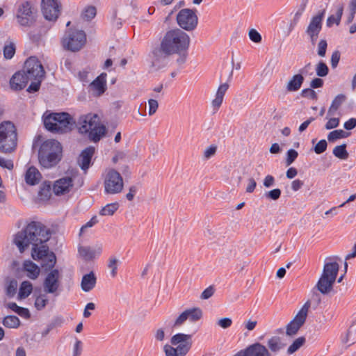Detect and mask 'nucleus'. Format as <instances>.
Wrapping results in <instances>:
<instances>
[{
  "mask_svg": "<svg viewBox=\"0 0 356 356\" xmlns=\"http://www.w3.org/2000/svg\"><path fill=\"white\" fill-rule=\"evenodd\" d=\"M50 238L49 230L39 222H31L18 232L14 236L13 243L21 253L32 245L31 256L34 260H40L42 268L50 269L55 266L56 257L44 244Z\"/></svg>",
  "mask_w": 356,
  "mask_h": 356,
  "instance_id": "f257e3e1",
  "label": "nucleus"
},
{
  "mask_svg": "<svg viewBox=\"0 0 356 356\" xmlns=\"http://www.w3.org/2000/svg\"><path fill=\"white\" fill-rule=\"evenodd\" d=\"M191 44L190 36L179 28L167 31L161 40L160 46L153 51L155 61L160 62L172 55H177L176 63L181 65L186 61Z\"/></svg>",
  "mask_w": 356,
  "mask_h": 356,
  "instance_id": "f03ea898",
  "label": "nucleus"
},
{
  "mask_svg": "<svg viewBox=\"0 0 356 356\" xmlns=\"http://www.w3.org/2000/svg\"><path fill=\"white\" fill-rule=\"evenodd\" d=\"M76 127L81 134H87L88 138L92 142H97L106 134V127L101 124L97 114L88 113L81 115L75 121Z\"/></svg>",
  "mask_w": 356,
  "mask_h": 356,
  "instance_id": "7ed1b4c3",
  "label": "nucleus"
},
{
  "mask_svg": "<svg viewBox=\"0 0 356 356\" xmlns=\"http://www.w3.org/2000/svg\"><path fill=\"white\" fill-rule=\"evenodd\" d=\"M62 158V147L56 140H47L42 143L38 152L40 165L51 168L56 165Z\"/></svg>",
  "mask_w": 356,
  "mask_h": 356,
  "instance_id": "20e7f679",
  "label": "nucleus"
},
{
  "mask_svg": "<svg viewBox=\"0 0 356 356\" xmlns=\"http://www.w3.org/2000/svg\"><path fill=\"white\" fill-rule=\"evenodd\" d=\"M22 71L28 82L31 81L27 91L29 92L38 91L45 75L41 63L35 57H30L26 60Z\"/></svg>",
  "mask_w": 356,
  "mask_h": 356,
  "instance_id": "39448f33",
  "label": "nucleus"
},
{
  "mask_svg": "<svg viewBox=\"0 0 356 356\" xmlns=\"http://www.w3.org/2000/svg\"><path fill=\"white\" fill-rule=\"evenodd\" d=\"M44 124L52 132L65 133L74 128L75 120L67 113H50L44 115Z\"/></svg>",
  "mask_w": 356,
  "mask_h": 356,
  "instance_id": "423d86ee",
  "label": "nucleus"
},
{
  "mask_svg": "<svg viewBox=\"0 0 356 356\" xmlns=\"http://www.w3.org/2000/svg\"><path fill=\"white\" fill-rule=\"evenodd\" d=\"M17 135L14 124L5 121L0 124V152L10 153L17 146Z\"/></svg>",
  "mask_w": 356,
  "mask_h": 356,
  "instance_id": "0eeeda50",
  "label": "nucleus"
},
{
  "mask_svg": "<svg viewBox=\"0 0 356 356\" xmlns=\"http://www.w3.org/2000/svg\"><path fill=\"white\" fill-rule=\"evenodd\" d=\"M103 181L104 193L107 195L120 193L124 188L123 178L115 169H108L104 175Z\"/></svg>",
  "mask_w": 356,
  "mask_h": 356,
  "instance_id": "6e6552de",
  "label": "nucleus"
},
{
  "mask_svg": "<svg viewBox=\"0 0 356 356\" xmlns=\"http://www.w3.org/2000/svg\"><path fill=\"white\" fill-rule=\"evenodd\" d=\"M86 42V35L83 31L70 29L65 32L62 43L65 49L75 52L79 51Z\"/></svg>",
  "mask_w": 356,
  "mask_h": 356,
  "instance_id": "1a4fd4ad",
  "label": "nucleus"
},
{
  "mask_svg": "<svg viewBox=\"0 0 356 356\" xmlns=\"http://www.w3.org/2000/svg\"><path fill=\"white\" fill-rule=\"evenodd\" d=\"M54 268V266L50 269L43 268L49 272L47 273L43 281L42 286L44 293L57 296L59 294L61 274L58 269Z\"/></svg>",
  "mask_w": 356,
  "mask_h": 356,
  "instance_id": "9d476101",
  "label": "nucleus"
},
{
  "mask_svg": "<svg viewBox=\"0 0 356 356\" xmlns=\"http://www.w3.org/2000/svg\"><path fill=\"white\" fill-rule=\"evenodd\" d=\"M310 305H311L309 301L306 302L294 318L286 325V336H295L298 332L299 330L303 326L306 322Z\"/></svg>",
  "mask_w": 356,
  "mask_h": 356,
  "instance_id": "9b49d317",
  "label": "nucleus"
},
{
  "mask_svg": "<svg viewBox=\"0 0 356 356\" xmlns=\"http://www.w3.org/2000/svg\"><path fill=\"white\" fill-rule=\"evenodd\" d=\"M177 22L182 31H193L198 24V17L195 11L188 9H181L177 15Z\"/></svg>",
  "mask_w": 356,
  "mask_h": 356,
  "instance_id": "f8f14e48",
  "label": "nucleus"
},
{
  "mask_svg": "<svg viewBox=\"0 0 356 356\" xmlns=\"http://www.w3.org/2000/svg\"><path fill=\"white\" fill-rule=\"evenodd\" d=\"M324 15L325 10H323L313 16L305 30V33L312 46L316 45L319 34L322 30Z\"/></svg>",
  "mask_w": 356,
  "mask_h": 356,
  "instance_id": "ddd939ff",
  "label": "nucleus"
},
{
  "mask_svg": "<svg viewBox=\"0 0 356 356\" xmlns=\"http://www.w3.org/2000/svg\"><path fill=\"white\" fill-rule=\"evenodd\" d=\"M203 316L202 310L200 307H191L184 310L174 320L172 328L181 327L188 320L191 323L200 321Z\"/></svg>",
  "mask_w": 356,
  "mask_h": 356,
  "instance_id": "4468645a",
  "label": "nucleus"
},
{
  "mask_svg": "<svg viewBox=\"0 0 356 356\" xmlns=\"http://www.w3.org/2000/svg\"><path fill=\"white\" fill-rule=\"evenodd\" d=\"M41 9L47 20L55 22L60 14L61 3L58 0H42Z\"/></svg>",
  "mask_w": 356,
  "mask_h": 356,
  "instance_id": "2eb2a0df",
  "label": "nucleus"
},
{
  "mask_svg": "<svg viewBox=\"0 0 356 356\" xmlns=\"http://www.w3.org/2000/svg\"><path fill=\"white\" fill-rule=\"evenodd\" d=\"M34 8L29 1L23 2L19 6L17 13L18 22L22 26H29L33 21Z\"/></svg>",
  "mask_w": 356,
  "mask_h": 356,
  "instance_id": "dca6fc26",
  "label": "nucleus"
},
{
  "mask_svg": "<svg viewBox=\"0 0 356 356\" xmlns=\"http://www.w3.org/2000/svg\"><path fill=\"white\" fill-rule=\"evenodd\" d=\"M170 343L172 346H177L181 352L186 355L192 346V334L177 333L171 337Z\"/></svg>",
  "mask_w": 356,
  "mask_h": 356,
  "instance_id": "f3484780",
  "label": "nucleus"
},
{
  "mask_svg": "<svg viewBox=\"0 0 356 356\" xmlns=\"http://www.w3.org/2000/svg\"><path fill=\"white\" fill-rule=\"evenodd\" d=\"M73 179L70 176H66L56 180L53 185V191L56 195H62L68 193L73 188Z\"/></svg>",
  "mask_w": 356,
  "mask_h": 356,
  "instance_id": "a211bd4d",
  "label": "nucleus"
},
{
  "mask_svg": "<svg viewBox=\"0 0 356 356\" xmlns=\"http://www.w3.org/2000/svg\"><path fill=\"white\" fill-rule=\"evenodd\" d=\"M244 356H273L266 346L255 342L241 350Z\"/></svg>",
  "mask_w": 356,
  "mask_h": 356,
  "instance_id": "6ab92c4d",
  "label": "nucleus"
},
{
  "mask_svg": "<svg viewBox=\"0 0 356 356\" xmlns=\"http://www.w3.org/2000/svg\"><path fill=\"white\" fill-rule=\"evenodd\" d=\"M229 88L228 83H224L219 86L216 92L215 97L211 102V107L214 112L218 111L221 106L224 97Z\"/></svg>",
  "mask_w": 356,
  "mask_h": 356,
  "instance_id": "aec40b11",
  "label": "nucleus"
},
{
  "mask_svg": "<svg viewBox=\"0 0 356 356\" xmlns=\"http://www.w3.org/2000/svg\"><path fill=\"white\" fill-rule=\"evenodd\" d=\"M106 74H102L90 85V89L94 96H100L106 90Z\"/></svg>",
  "mask_w": 356,
  "mask_h": 356,
  "instance_id": "412c9836",
  "label": "nucleus"
},
{
  "mask_svg": "<svg viewBox=\"0 0 356 356\" xmlns=\"http://www.w3.org/2000/svg\"><path fill=\"white\" fill-rule=\"evenodd\" d=\"M95 153V148L92 147H89L83 150L81 154H80L78 159V164L80 168L86 171L90 164L91 159Z\"/></svg>",
  "mask_w": 356,
  "mask_h": 356,
  "instance_id": "4be33fe9",
  "label": "nucleus"
},
{
  "mask_svg": "<svg viewBox=\"0 0 356 356\" xmlns=\"http://www.w3.org/2000/svg\"><path fill=\"white\" fill-rule=\"evenodd\" d=\"M334 282V281L321 275L316 284V288L321 293L327 295L332 291Z\"/></svg>",
  "mask_w": 356,
  "mask_h": 356,
  "instance_id": "5701e85b",
  "label": "nucleus"
},
{
  "mask_svg": "<svg viewBox=\"0 0 356 356\" xmlns=\"http://www.w3.org/2000/svg\"><path fill=\"white\" fill-rule=\"evenodd\" d=\"M339 270V265L337 262H326L324 264L323 273L321 275L335 282L338 275Z\"/></svg>",
  "mask_w": 356,
  "mask_h": 356,
  "instance_id": "b1692460",
  "label": "nucleus"
},
{
  "mask_svg": "<svg viewBox=\"0 0 356 356\" xmlns=\"http://www.w3.org/2000/svg\"><path fill=\"white\" fill-rule=\"evenodd\" d=\"M27 78L23 71L15 73L10 81V87L15 90H20L27 85Z\"/></svg>",
  "mask_w": 356,
  "mask_h": 356,
  "instance_id": "393cba45",
  "label": "nucleus"
},
{
  "mask_svg": "<svg viewBox=\"0 0 356 356\" xmlns=\"http://www.w3.org/2000/svg\"><path fill=\"white\" fill-rule=\"evenodd\" d=\"M102 252V248L96 246L91 248L89 246H81L79 248V253L80 256L85 260H90L94 259L97 255H99Z\"/></svg>",
  "mask_w": 356,
  "mask_h": 356,
  "instance_id": "a878e982",
  "label": "nucleus"
},
{
  "mask_svg": "<svg viewBox=\"0 0 356 356\" xmlns=\"http://www.w3.org/2000/svg\"><path fill=\"white\" fill-rule=\"evenodd\" d=\"M305 78L301 74H294L287 82L286 90L289 92L299 90L304 82Z\"/></svg>",
  "mask_w": 356,
  "mask_h": 356,
  "instance_id": "bb28decb",
  "label": "nucleus"
},
{
  "mask_svg": "<svg viewBox=\"0 0 356 356\" xmlns=\"http://www.w3.org/2000/svg\"><path fill=\"white\" fill-rule=\"evenodd\" d=\"M97 282V277L94 272L91 271L88 274L83 276L81 287L84 292H89L95 286Z\"/></svg>",
  "mask_w": 356,
  "mask_h": 356,
  "instance_id": "cd10ccee",
  "label": "nucleus"
},
{
  "mask_svg": "<svg viewBox=\"0 0 356 356\" xmlns=\"http://www.w3.org/2000/svg\"><path fill=\"white\" fill-rule=\"evenodd\" d=\"M286 344L282 343L281 337L273 336L267 341V348L270 353H277L285 347Z\"/></svg>",
  "mask_w": 356,
  "mask_h": 356,
  "instance_id": "c85d7f7f",
  "label": "nucleus"
},
{
  "mask_svg": "<svg viewBox=\"0 0 356 356\" xmlns=\"http://www.w3.org/2000/svg\"><path fill=\"white\" fill-rule=\"evenodd\" d=\"M40 179L41 174L36 168L31 166L27 170L25 180L28 184L35 185L40 181Z\"/></svg>",
  "mask_w": 356,
  "mask_h": 356,
  "instance_id": "c756f323",
  "label": "nucleus"
},
{
  "mask_svg": "<svg viewBox=\"0 0 356 356\" xmlns=\"http://www.w3.org/2000/svg\"><path fill=\"white\" fill-rule=\"evenodd\" d=\"M24 268L28 272L27 276L32 279L35 280L40 274L39 267L32 262L31 261H26L24 264Z\"/></svg>",
  "mask_w": 356,
  "mask_h": 356,
  "instance_id": "7c9ffc66",
  "label": "nucleus"
},
{
  "mask_svg": "<svg viewBox=\"0 0 356 356\" xmlns=\"http://www.w3.org/2000/svg\"><path fill=\"white\" fill-rule=\"evenodd\" d=\"M32 291V284L29 281H24L20 285L18 298L19 299H24L31 293Z\"/></svg>",
  "mask_w": 356,
  "mask_h": 356,
  "instance_id": "2f4dec72",
  "label": "nucleus"
},
{
  "mask_svg": "<svg viewBox=\"0 0 356 356\" xmlns=\"http://www.w3.org/2000/svg\"><path fill=\"white\" fill-rule=\"evenodd\" d=\"M356 342V323H353L348 330L346 337L343 339V343L353 344Z\"/></svg>",
  "mask_w": 356,
  "mask_h": 356,
  "instance_id": "473e14b6",
  "label": "nucleus"
},
{
  "mask_svg": "<svg viewBox=\"0 0 356 356\" xmlns=\"http://www.w3.org/2000/svg\"><path fill=\"white\" fill-rule=\"evenodd\" d=\"M349 132H346L342 129H337L330 132L327 135L329 142L333 143L338 139L345 138L350 136Z\"/></svg>",
  "mask_w": 356,
  "mask_h": 356,
  "instance_id": "72a5a7b5",
  "label": "nucleus"
},
{
  "mask_svg": "<svg viewBox=\"0 0 356 356\" xmlns=\"http://www.w3.org/2000/svg\"><path fill=\"white\" fill-rule=\"evenodd\" d=\"M343 6L341 5L338 8L336 15H330L327 19V26L331 27L333 24H336L339 25L340 24V21L343 15Z\"/></svg>",
  "mask_w": 356,
  "mask_h": 356,
  "instance_id": "f704fd0d",
  "label": "nucleus"
},
{
  "mask_svg": "<svg viewBox=\"0 0 356 356\" xmlns=\"http://www.w3.org/2000/svg\"><path fill=\"white\" fill-rule=\"evenodd\" d=\"M306 339L304 337H300L296 339L293 343L289 346L287 349V353L289 355H292L298 350H299L305 343Z\"/></svg>",
  "mask_w": 356,
  "mask_h": 356,
  "instance_id": "c9c22d12",
  "label": "nucleus"
},
{
  "mask_svg": "<svg viewBox=\"0 0 356 356\" xmlns=\"http://www.w3.org/2000/svg\"><path fill=\"white\" fill-rule=\"evenodd\" d=\"M118 208L119 204L118 202L108 204L99 211V215L103 216H113Z\"/></svg>",
  "mask_w": 356,
  "mask_h": 356,
  "instance_id": "e433bc0d",
  "label": "nucleus"
},
{
  "mask_svg": "<svg viewBox=\"0 0 356 356\" xmlns=\"http://www.w3.org/2000/svg\"><path fill=\"white\" fill-rule=\"evenodd\" d=\"M333 154L340 159H347L348 158L349 154L346 150V145L342 144L341 145L336 146L333 149Z\"/></svg>",
  "mask_w": 356,
  "mask_h": 356,
  "instance_id": "4c0bfd02",
  "label": "nucleus"
},
{
  "mask_svg": "<svg viewBox=\"0 0 356 356\" xmlns=\"http://www.w3.org/2000/svg\"><path fill=\"white\" fill-rule=\"evenodd\" d=\"M163 351L165 356H185L184 353L181 352L177 347L175 348L172 344H165L163 346Z\"/></svg>",
  "mask_w": 356,
  "mask_h": 356,
  "instance_id": "58836bf2",
  "label": "nucleus"
},
{
  "mask_svg": "<svg viewBox=\"0 0 356 356\" xmlns=\"http://www.w3.org/2000/svg\"><path fill=\"white\" fill-rule=\"evenodd\" d=\"M3 324L8 328H17L20 325L19 319L15 316H7L3 318Z\"/></svg>",
  "mask_w": 356,
  "mask_h": 356,
  "instance_id": "ea45409f",
  "label": "nucleus"
},
{
  "mask_svg": "<svg viewBox=\"0 0 356 356\" xmlns=\"http://www.w3.org/2000/svg\"><path fill=\"white\" fill-rule=\"evenodd\" d=\"M97 14V10L95 6H88L86 7L81 13V17L86 21H90Z\"/></svg>",
  "mask_w": 356,
  "mask_h": 356,
  "instance_id": "a19ab883",
  "label": "nucleus"
},
{
  "mask_svg": "<svg viewBox=\"0 0 356 356\" xmlns=\"http://www.w3.org/2000/svg\"><path fill=\"white\" fill-rule=\"evenodd\" d=\"M47 293H42L35 298V307L38 310L43 309L49 302V299L47 296Z\"/></svg>",
  "mask_w": 356,
  "mask_h": 356,
  "instance_id": "79ce46f5",
  "label": "nucleus"
},
{
  "mask_svg": "<svg viewBox=\"0 0 356 356\" xmlns=\"http://www.w3.org/2000/svg\"><path fill=\"white\" fill-rule=\"evenodd\" d=\"M38 195L42 200H46L51 196V185L46 182L43 184L38 192Z\"/></svg>",
  "mask_w": 356,
  "mask_h": 356,
  "instance_id": "37998d69",
  "label": "nucleus"
},
{
  "mask_svg": "<svg viewBox=\"0 0 356 356\" xmlns=\"http://www.w3.org/2000/svg\"><path fill=\"white\" fill-rule=\"evenodd\" d=\"M329 68L327 65L322 60L316 65V75L320 77H324L328 74Z\"/></svg>",
  "mask_w": 356,
  "mask_h": 356,
  "instance_id": "c03bdc74",
  "label": "nucleus"
},
{
  "mask_svg": "<svg viewBox=\"0 0 356 356\" xmlns=\"http://www.w3.org/2000/svg\"><path fill=\"white\" fill-rule=\"evenodd\" d=\"M317 54L318 56L323 58L325 56L326 50L327 48V42L325 39H321L317 44Z\"/></svg>",
  "mask_w": 356,
  "mask_h": 356,
  "instance_id": "a18cd8bd",
  "label": "nucleus"
},
{
  "mask_svg": "<svg viewBox=\"0 0 356 356\" xmlns=\"http://www.w3.org/2000/svg\"><path fill=\"white\" fill-rule=\"evenodd\" d=\"M15 53V45L13 42H9L3 48V55L7 59L13 58Z\"/></svg>",
  "mask_w": 356,
  "mask_h": 356,
  "instance_id": "49530a36",
  "label": "nucleus"
},
{
  "mask_svg": "<svg viewBox=\"0 0 356 356\" xmlns=\"http://www.w3.org/2000/svg\"><path fill=\"white\" fill-rule=\"evenodd\" d=\"M218 146L216 145H211L207 147L203 152V159L208 160L214 156L216 154Z\"/></svg>",
  "mask_w": 356,
  "mask_h": 356,
  "instance_id": "de8ad7c7",
  "label": "nucleus"
},
{
  "mask_svg": "<svg viewBox=\"0 0 356 356\" xmlns=\"http://www.w3.org/2000/svg\"><path fill=\"white\" fill-rule=\"evenodd\" d=\"M250 40L257 44L261 43L262 38L261 34L254 29H251L248 31Z\"/></svg>",
  "mask_w": 356,
  "mask_h": 356,
  "instance_id": "09e8293b",
  "label": "nucleus"
},
{
  "mask_svg": "<svg viewBox=\"0 0 356 356\" xmlns=\"http://www.w3.org/2000/svg\"><path fill=\"white\" fill-rule=\"evenodd\" d=\"M298 153L295 149H291L287 152V156L286 159V165H290L298 157Z\"/></svg>",
  "mask_w": 356,
  "mask_h": 356,
  "instance_id": "8fccbe9b",
  "label": "nucleus"
},
{
  "mask_svg": "<svg viewBox=\"0 0 356 356\" xmlns=\"http://www.w3.org/2000/svg\"><path fill=\"white\" fill-rule=\"evenodd\" d=\"M281 195V191L279 188H275L266 193L265 196L267 199L272 200H277Z\"/></svg>",
  "mask_w": 356,
  "mask_h": 356,
  "instance_id": "3c124183",
  "label": "nucleus"
},
{
  "mask_svg": "<svg viewBox=\"0 0 356 356\" xmlns=\"http://www.w3.org/2000/svg\"><path fill=\"white\" fill-rule=\"evenodd\" d=\"M159 108V103L156 100L151 99L148 101V114L153 115Z\"/></svg>",
  "mask_w": 356,
  "mask_h": 356,
  "instance_id": "603ef678",
  "label": "nucleus"
},
{
  "mask_svg": "<svg viewBox=\"0 0 356 356\" xmlns=\"http://www.w3.org/2000/svg\"><path fill=\"white\" fill-rule=\"evenodd\" d=\"M154 339L157 342H163L165 339V332L164 328L159 327L154 332Z\"/></svg>",
  "mask_w": 356,
  "mask_h": 356,
  "instance_id": "864d4df0",
  "label": "nucleus"
},
{
  "mask_svg": "<svg viewBox=\"0 0 356 356\" xmlns=\"http://www.w3.org/2000/svg\"><path fill=\"white\" fill-rule=\"evenodd\" d=\"M301 96L302 97H306L311 99H317V95L316 92L314 90H312V88H305L302 90L301 92Z\"/></svg>",
  "mask_w": 356,
  "mask_h": 356,
  "instance_id": "5fc2aeb1",
  "label": "nucleus"
},
{
  "mask_svg": "<svg viewBox=\"0 0 356 356\" xmlns=\"http://www.w3.org/2000/svg\"><path fill=\"white\" fill-rule=\"evenodd\" d=\"M327 142L325 140H320L314 147V152L319 154L324 152L327 149Z\"/></svg>",
  "mask_w": 356,
  "mask_h": 356,
  "instance_id": "6e6d98bb",
  "label": "nucleus"
},
{
  "mask_svg": "<svg viewBox=\"0 0 356 356\" xmlns=\"http://www.w3.org/2000/svg\"><path fill=\"white\" fill-rule=\"evenodd\" d=\"M17 288V282L16 280H11L7 287L6 293L8 296H13Z\"/></svg>",
  "mask_w": 356,
  "mask_h": 356,
  "instance_id": "4d7b16f0",
  "label": "nucleus"
},
{
  "mask_svg": "<svg viewBox=\"0 0 356 356\" xmlns=\"http://www.w3.org/2000/svg\"><path fill=\"white\" fill-rule=\"evenodd\" d=\"M108 268L111 269V275L113 277H115L117 275V269H118V260L115 258H112L110 259L108 265Z\"/></svg>",
  "mask_w": 356,
  "mask_h": 356,
  "instance_id": "13d9d810",
  "label": "nucleus"
},
{
  "mask_svg": "<svg viewBox=\"0 0 356 356\" xmlns=\"http://www.w3.org/2000/svg\"><path fill=\"white\" fill-rule=\"evenodd\" d=\"M339 124V118H330L325 124V129L327 130L336 128Z\"/></svg>",
  "mask_w": 356,
  "mask_h": 356,
  "instance_id": "bf43d9fd",
  "label": "nucleus"
},
{
  "mask_svg": "<svg viewBox=\"0 0 356 356\" xmlns=\"http://www.w3.org/2000/svg\"><path fill=\"white\" fill-rule=\"evenodd\" d=\"M214 291V287L213 286H210L203 291L200 296V298L202 300H207L213 295Z\"/></svg>",
  "mask_w": 356,
  "mask_h": 356,
  "instance_id": "052dcab7",
  "label": "nucleus"
},
{
  "mask_svg": "<svg viewBox=\"0 0 356 356\" xmlns=\"http://www.w3.org/2000/svg\"><path fill=\"white\" fill-rule=\"evenodd\" d=\"M232 321L229 318H220L218 321V325L223 329H227V328L229 327L232 325Z\"/></svg>",
  "mask_w": 356,
  "mask_h": 356,
  "instance_id": "680f3d73",
  "label": "nucleus"
},
{
  "mask_svg": "<svg viewBox=\"0 0 356 356\" xmlns=\"http://www.w3.org/2000/svg\"><path fill=\"white\" fill-rule=\"evenodd\" d=\"M346 99V95L343 94L338 95L333 100L332 105L334 106L338 109Z\"/></svg>",
  "mask_w": 356,
  "mask_h": 356,
  "instance_id": "e2e57ef3",
  "label": "nucleus"
},
{
  "mask_svg": "<svg viewBox=\"0 0 356 356\" xmlns=\"http://www.w3.org/2000/svg\"><path fill=\"white\" fill-rule=\"evenodd\" d=\"M340 60V52L339 51H334L331 56V65L333 68H335Z\"/></svg>",
  "mask_w": 356,
  "mask_h": 356,
  "instance_id": "0e129e2a",
  "label": "nucleus"
},
{
  "mask_svg": "<svg viewBox=\"0 0 356 356\" xmlns=\"http://www.w3.org/2000/svg\"><path fill=\"white\" fill-rule=\"evenodd\" d=\"M303 75H313L312 64L310 63L306 64L302 69L300 70V73Z\"/></svg>",
  "mask_w": 356,
  "mask_h": 356,
  "instance_id": "69168bd1",
  "label": "nucleus"
},
{
  "mask_svg": "<svg viewBox=\"0 0 356 356\" xmlns=\"http://www.w3.org/2000/svg\"><path fill=\"white\" fill-rule=\"evenodd\" d=\"M82 351V342L76 340L74 346L73 356H80Z\"/></svg>",
  "mask_w": 356,
  "mask_h": 356,
  "instance_id": "338daca9",
  "label": "nucleus"
},
{
  "mask_svg": "<svg viewBox=\"0 0 356 356\" xmlns=\"http://www.w3.org/2000/svg\"><path fill=\"white\" fill-rule=\"evenodd\" d=\"M356 127V119L355 118H350L348 121H346L344 124L343 127L347 130H351L354 129Z\"/></svg>",
  "mask_w": 356,
  "mask_h": 356,
  "instance_id": "774afa93",
  "label": "nucleus"
}]
</instances>
